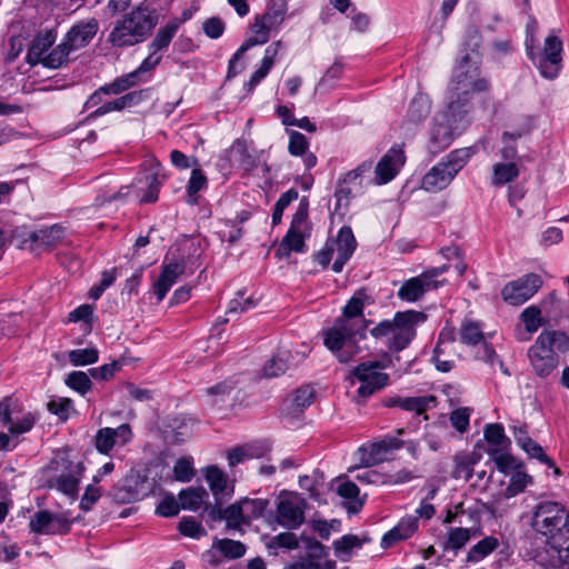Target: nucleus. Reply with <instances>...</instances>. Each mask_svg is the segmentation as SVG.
<instances>
[{
	"label": "nucleus",
	"mask_w": 569,
	"mask_h": 569,
	"mask_svg": "<svg viewBox=\"0 0 569 569\" xmlns=\"http://www.w3.org/2000/svg\"><path fill=\"white\" fill-rule=\"evenodd\" d=\"M531 528L546 538L535 561L545 569H559L569 563V512L559 502L542 501L532 511Z\"/></svg>",
	"instance_id": "f257e3e1"
},
{
	"label": "nucleus",
	"mask_w": 569,
	"mask_h": 569,
	"mask_svg": "<svg viewBox=\"0 0 569 569\" xmlns=\"http://www.w3.org/2000/svg\"><path fill=\"white\" fill-rule=\"evenodd\" d=\"M367 299L363 291L356 292L345 306L342 315L325 332V346L341 363H348L359 353L358 343L366 338V331L371 323L363 317Z\"/></svg>",
	"instance_id": "f03ea898"
},
{
	"label": "nucleus",
	"mask_w": 569,
	"mask_h": 569,
	"mask_svg": "<svg viewBox=\"0 0 569 569\" xmlns=\"http://www.w3.org/2000/svg\"><path fill=\"white\" fill-rule=\"evenodd\" d=\"M427 315L422 311H397L391 320L386 319L370 329L377 340H383L391 352H400L409 347L417 336V327L425 323Z\"/></svg>",
	"instance_id": "7ed1b4c3"
},
{
	"label": "nucleus",
	"mask_w": 569,
	"mask_h": 569,
	"mask_svg": "<svg viewBox=\"0 0 569 569\" xmlns=\"http://www.w3.org/2000/svg\"><path fill=\"white\" fill-rule=\"evenodd\" d=\"M159 23L158 11L140 3L119 19L109 34L113 47H131L143 42Z\"/></svg>",
	"instance_id": "20e7f679"
},
{
	"label": "nucleus",
	"mask_w": 569,
	"mask_h": 569,
	"mask_svg": "<svg viewBox=\"0 0 569 569\" xmlns=\"http://www.w3.org/2000/svg\"><path fill=\"white\" fill-rule=\"evenodd\" d=\"M467 113L468 109L461 110L458 101L451 99L448 102V109L433 118L428 142L430 153L438 154L449 148L455 138L466 128Z\"/></svg>",
	"instance_id": "39448f33"
},
{
	"label": "nucleus",
	"mask_w": 569,
	"mask_h": 569,
	"mask_svg": "<svg viewBox=\"0 0 569 569\" xmlns=\"http://www.w3.org/2000/svg\"><path fill=\"white\" fill-rule=\"evenodd\" d=\"M46 470L52 475L48 478L49 488L76 499L79 485L84 472L82 462H73L66 450H59L47 465Z\"/></svg>",
	"instance_id": "423d86ee"
},
{
	"label": "nucleus",
	"mask_w": 569,
	"mask_h": 569,
	"mask_svg": "<svg viewBox=\"0 0 569 569\" xmlns=\"http://www.w3.org/2000/svg\"><path fill=\"white\" fill-rule=\"evenodd\" d=\"M489 89V81L480 78V69L477 62L466 54L455 70L451 81L449 101H458L461 110L467 109L470 96Z\"/></svg>",
	"instance_id": "0eeeda50"
},
{
	"label": "nucleus",
	"mask_w": 569,
	"mask_h": 569,
	"mask_svg": "<svg viewBox=\"0 0 569 569\" xmlns=\"http://www.w3.org/2000/svg\"><path fill=\"white\" fill-rule=\"evenodd\" d=\"M372 164V160H366L338 179L333 194L336 198V213L343 216L350 201L363 192L362 176L371 170Z\"/></svg>",
	"instance_id": "6e6552de"
},
{
	"label": "nucleus",
	"mask_w": 569,
	"mask_h": 569,
	"mask_svg": "<svg viewBox=\"0 0 569 569\" xmlns=\"http://www.w3.org/2000/svg\"><path fill=\"white\" fill-rule=\"evenodd\" d=\"M526 51L543 78L552 80L558 77L562 62V42L558 37L553 34L548 36L545 39L541 52H535L533 47L527 40Z\"/></svg>",
	"instance_id": "1a4fd4ad"
},
{
	"label": "nucleus",
	"mask_w": 569,
	"mask_h": 569,
	"mask_svg": "<svg viewBox=\"0 0 569 569\" xmlns=\"http://www.w3.org/2000/svg\"><path fill=\"white\" fill-rule=\"evenodd\" d=\"M151 491L152 486L148 477L140 471L131 470L109 490L108 496L117 503H131L147 497Z\"/></svg>",
	"instance_id": "9d476101"
},
{
	"label": "nucleus",
	"mask_w": 569,
	"mask_h": 569,
	"mask_svg": "<svg viewBox=\"0 0 569 569\" xmlns=\"http://www.w3.org/2000/svg\"><path fill=\"white\" fill-rule=\"evenodd\" d=\"M448 268V264L435 267L417 277L406 280L398 290V298L407 302L418 301L427 291L438 288L440 282L435 280V278L445 273Z\"/></svg>",
	"instance_id": "9b49d317"
},
{
	"label": "nucleus",
	"mask_w": 569,
	"mask_h": 569,
	"mask_svg": "<svg viewBox=\"0 0 569 569\" xmlns=\"http://www.w3.org/2000/svg\"><path fill=\"white\" fill-rule=\"evenodd\" d=\"M385 368L386 366L380 361H369L358 365L352 370V376L360 383L357 390L360 398L366 399L388 385L389 376L378 371Z\"/></svg>",
	"instance_id": "f8f14e48"
},
{
	"label": "nucleus",
	"mask_w": 569,
	"mask_h": 569,
	"mask_svg": "<svg viewBox=\"0 0 569 569\" xmlns=\"http://www.w3.org/2000/svg\"><path fill=\"white\" fill-rule=\"evenodd\" d=\"M543 281L537 273H527L505 284L502 300L510 306H521L541 288Z\"/></svg>",
	"instance_id": "ddd939ff"
},
{
	"label": "nucleus",
	"mask_w": 569,
	"mask_h": 569,
	"mask_svg": "<svg viewBox=\"0 0 569 569\" xmlns=\"http://www.w3.org/2000/svg\"><path fill=\"white\" fill-rule=\"evenodd\" d=\"M543 338L536 339L528 349V358L533 372L540 378L549 377L559 366L558 353L543 343Z\"/></svg>",
	"instance_id": "4468645a"
},
{
	"label": "nucleus",
	"mask_w": 569,
	"mask_h": 569,
	"mask_svg": "<svg viewBox=\"0 0 569 569\" xmlns=\"http://www.w3.org/2000/svg\"><path fill=\"white\" fill-rule=\"evenodd\" d=\"M29 527L38 535H66L70 531L71 521L62 515L39 510L30 518Z\"/></svg>",
	"instance_id": "2eb2a0df"
},
{
	"label": "nucleus",
	"mask_w": 569,
	"mask_h": 569,
	"mask_svg": "<svg viewBox=\"0 0 569 569\" xmlns=\"http://www.w3.org/2000/svg\"><path fill=\"white\" fill-rule=\"evenodd\" d=\"M305 501L299 498L281 499L277 506V522L281 527L293 530L305 521Z\"/></svg>",
	"instance_id": "dca6fc26"
},
{
	"label": "nucleus",
	"mask_w": 569,
	"mask_h": 569,
	"mask_svg": "<svg viewBox=\"0 0 569 569\" xmlns=\"http://www.w3.org/2000/svg\"><path fill=\"white\" fill-rule=\"evenodd\" d=\"M132 438V431L128 423L117 428H101L94 436V447L103 455H108L116 445L123 446Z\"/></svg>",
	"instance_id": "f3484780"
},
{
	"label": "nucleus",
	"mask_w": 569,
	"mask_h": 569,
	"mask_svg": "<svg viewBox=\"0 0 569 569\" xmlns=\"http://www.w3.org/2000/svg\"><path fill=\"white\" fill-rule=\"evenodd\" d=\"M406 157L401 148L392 147L377 163L375 182L385 184L391 181L405 164Z\"/></svg>",
	"instance_id": "a211bd4d"
},
{
	"label": "nucleus",
	"mask_w": 569,
	"mask_h": 569,
	"mask_svg": "<svg viewBox=\"0 0 569 569\" xmlns=\"http://www.w3.org/2000/svg\"><path fill=\"white\" fill-rule=\"evenodd\" d=\"M223 501L206 506V511L212 521L226 520L227 528L239 530L242 525H247L240 501H237L226 509H222Z\"/></svg>",
	"instance_id": "6ab92c4d"
},
{
	"label": "nucleus",
	"mask_w": 569,
	"mask_h": 569,
	"mask_svg": "<svg viewBox=\"0 0 569 569\" xmlns=\"http://www.w3.org/2000/svg\"><path fill=\"white\" fill-rule=\"evenodd\" d=\"M335 243V252L337 258L333 261L332 270L337 273L341 272L347 261L352 257L357 241L350 227L343 226L337 236L336 240H328Z\"/></svg>",
	"instance_id": "aec40b11"
},
{
	"label": "nucleus",
	"mask_w": 569,
	"mask_h": 569,
	"mask_svg": "<svg viewBox=\"0 0 569 569\" xmlns=\"http://www.w3.org/2000/svg\"><path fill=\"white\" fill-rule=\"evenodd\" d=\"M450 167L441 160L431 167L422 177L421 187L428 192H439L446 189L456 178Z\"/></svg>",
	"instance_id": "412c9836"
},
{
	"label": "nucleus",
	"mask_w": 569,
	"mask_h": 569,
	"mask_svg": "<svg viewBox=\"0 0 569 569\" xmlns=\"http://www.w3.org/2000/svg\"><path fill=\"white\" fill-rule=\"evenodd\" d=\"M186 262L183 260H174L163 263L160 276L153 284V291L158 301H162L170 288L176 283L177 279L184 272Z\"/></svg>",
	"instance_id": "4be33fe9"
},
{
	"label": "nucleus",
	"mask_w": 569,
	"mask_h": 569,
	"mask_svg": "<svg viewBox=\"0 0 569 569\" xmlns=\"http://www.w3.org/2000/svg\"><path fill=\"white\" fill-rule=\"evenodd\" d=\"M98 31V22L92 19L82 21L73 27L66 33L63 41L72 51L84 48L90 43Z\"/></svg>",
	"instance_id": "5701e85b"
},
{
	"label": "nucleus",
	"mask_w": 569,
	"mask_h": 569,
	"mask_svg": "<svg viewBox=\"0 0 569 569\" xmlns=\"http://www.w3.org/2000/svg\"><path fill=\"white\" fill-rule=\"evenodd\" d=\"M56 38L57 34L53 30H43L38 32L28 48L26 62L31 67L43 64V59L46 58L48 50L56 42Z\"/></svg>",
	"instance_id": "b1692460"
},
{
	"label": "nucleus",
	"mask_w": 569,
	"mask_h": 569,
	"mask_svg": "<svg viewBox=\"0 0 569 569\" xmlns=\"http://www.w3.org/2000/svg\"><path fill=\"white\" fill-rule=\"evenodd\" d=\"M436 398L433 396H420V397H400L392 396L387 397L382 400V405L387 408L399 407L406 411H412L417 415L423 413L430 403H433Z\"/></svg>",
	"instance_id": "393cba45"
},
{
	"label": "nucleus",
	"mask_w": 569,
	"mask_h": 569,
	"mask_svg": "<svg viewBox=\"0 0 569 569\" xmlns=\"http://www.w3.org/2000/svg\"><path fill=\"white\" fill-rule=\"evenodd\" d=\"M204 477L209 483L216 502L223 501L233 493V486H229L227 476L218 467H208L206 469Z\"/></svg>",
	"instance_id": "a878e982"
},
{
	"label": "nucleus",
	"mask_w": 569,
	"mask_h": 569,
	"mask_svg": "<svg viewBox=\"0 0 569 569\" xmlns=\"http://www.w3.org/2000/svg\"><path fill=\"white\" fill-rule=\"evenodd\" d=\"M417 529L418 518L412 516L405 517L396 527L383 535L381 547L385 549L390 548L396 542L410 538Z\"/></svg>",
	"instance_id": "bb28decb"
},
{
	"label": "nucleus",
	"mask_w": 569,
	"mask_h": 569,
	"mask_svg": "<svg viewBox=\"0 0 569 569\" xmlns=\"http://www.w3.org/2000/svg\"><path fill=\"white\" fill-rule=\"evenodd\" d=\"M64 237V228L60 224L36 230L29 233L28 240L38 247L51 249L56 247Z\"/></svg>",
	"instance_id": "cd10ccee"
},
{
	"label": "nucleus",
	"mask_w": 569,
	"mask_h": 569,
	"mask_svg": "<svg viewBox=\"0 0 569 569\" xmlns=\"http://www.w3.org/2000/svg\"><path fill=\"white\" fill-rule=\"evenodd\" d=\"M482 535L479 526L470 528H450L447 532V540L445 542V550H460L472 537Z\"/></svg>",
	"instance_id": "c85d7f7f"
},
{
	"label": "nucleus",
	"mask_w": 569,
	"mask_h": 569,
	"mask_svg": "<svg viewBox=\"0 0 569 569\" xmlns=\"http://www.w3.org/2000/svg\"><path fill=\"white\" fill-rule=\"evenodd\" d=\"M292 355L288 350H281L270 358L262 369L266 378H276L286 373L292 367Z\"/></svg>",
	"instance_id": "c756f323"
},
{
	"label": "nucleus",
	"mask_w": 569,
	"mask_h": 569,
	"mask_svg": "<svg viewBox=\"0 0 569 569\" xmlns=\"http://www.w3.org/2000/svg\"><path fill=\"white\" fill-rule=\"evenodd\" d=\"M305 237H306L305 230L289 228L286 236L282 238V240L280 242L279 249L277 251V256L289 257L292 251L303 252L306 249Z\"/></svg>",
	"instance_id": "7c9ffc66"
},
{
	"label": "nucleus",
	"mask_w": 569,
	"mask_h": 569,
	"mask_svg": "<svg viewBox=\"0 0 569 569\" xmlns=\"http://www.w3.org/2000/svg\"><path fill=\"white\" fill-rule=\"evenodd\" d=\"M519 174L520 169L517 162H497L492 166L491 183L501 187L516 180Z\"/></svg>",
	"instance_id": "2f4dec72"
},
{
	"label": "nucleus",
	"mask_w": 569,
	"mask_h": 569,
	"mask_svg": "<svg viewBox=\"0 0 569 569\" xmlns=\"http://www.w3.org/2000/svg\"><path fill=\"white\" fill-rule=\"evenodd\" d=\"M180 22L181 21L173 19L169 21L166 26L161 27L157 31L152 41L150 42L149 50L160 52L167 49L172 39L174 38V36L177 34L180 27Z\"/></svg>",
	"instance_id": "473e14b6"
},
{
	"label": "nucleus",
	"mask_w": 569,
	"mask_h": 569,
	"mask_svg": "<svg viewBox=\"0 0 569 569\" xmlns=\"http://www.w3.org/2000/svg\"><path fill=\"white\" fill-rule=\"evenodd\" d=\"M287 11V0H270L267 11L261 17L269 28L278 31L286 19Z\"/></svg>",
	"instance_id": "72a5a7b5"
},
{
	"label": "nucleus",
	"mask_w": 569,
	"mask_h": 569,
	"mask_svg": "<svg viewBox=\"0 0 569 569\" xmlns=\"http://www.w3.org/2000/svg\"><path fill=\"white\" fill-rule=\"evenodd\" d=\"M499 547V540L493 536L485 537L470 548L466 560L468 562H479L493 552Z\"/></svg>",
	"instance_id": "f704fd0d"
},
{
	"label": "nucleus",
	"mask_w": 569,
	"mask_h": 569,
	"mask_svg": "<svg viewBox=\"0 0 569 569\" xmlns=\"http://www.w3.org/2000/svg\"><path fill=\"white\" fill-rule=\"evenodd\" d=\"M478 152L476 146L455 149L450 151L442 160L450 167L452 172H458L468 163L473 154Z\"/></svg>",
	"instance_id": "c9c22d12"
},
{
	"label": "nucleus",
	"mask_w": 569,
	"mask_h": 569,
	"mask_svg": "<svg viewBox=\"0 0 569 569\" xmlns=\"http://www.w3.org/2000/svg\"><path fill=\"white\" fill-rule=\"evenodd\" d=\"M71 52L72 50L69 49L68 44L62 39L58 46L48 51L42 66L48 69H59L67 66Z\"/></svg>",
	"instance_id": "e433bc0d"
},
{
	"label": "nucleus",
	"mask_w": 569,
	"mask_h": 569,
	"mask_svg": "<svg viewBox=\"0 0 569 569\" xmlns=\"http://www.w3.org/2000/svg\"><path fill=\"white\" fill-rule=\"evenodd\" d=\"M208 497V492L204 488H187L179 493V503L181 509L184 510H197L203 503L204 498Z\"/></svg>",
	"instance_id": "4c0bfd02"
},
{
	"label": "nucleus",
	"mask_w": 569,
	"mask_h": 569,
	"mask_svg": "<svg viewBox=\"0 0 569 569\" xmlns=\"http://www.w3.org/2000/svg\"><path fill=\"white\" fill-rule=\"evenodd\" d=\"M430 113V101L426 94L418 93L410 102L408 119L413 123L423 121Z\"/></svg>",
	"instance_id": "58836bf2"
},
{
	"label": "nucleus",
	"mask_w": 569,
	"mask_h": 569,
	"mask_svg": "<svg viewBox=\"0 0 569 569\" xmlns=\"http://www.w3.org/2000/svg\"><path fill=\"white\" fill-rule=\"evenodd\" d=\"M242 507L243 516L247 521V525L252 520L259 519L263 516L269 501L267 499L261 498H242L239 500Z\"/></svg>",
	"instance_id": "ea45409f"
},
{
	"label": "nucleus",
	"mask_w": 569,
	"mask_h": 569,
	"mask_svg": "<svg viewBox=\"0 0 569 569\" xmlns=\"http://www.w3.org/2000/svg\"><path fill=\"white\" fill-rule=\"evenodd\" d=\"M483 436L488 443L497 447L495 450H505L510 446V439L500 423L486 425Z\"/></svg>",
	"instance_id": "a19ab883"
},
{
	"label": "nucleus",
	"mask_w": 569,
	"mask_h": 569,
	"mask_svg": "<svg viewBox=\"0 0 569 569\" xmlns=\"http://www.w3.org/2000/svg\"><path fill=\"white\" fill-rule=\"evenodd\" d=\"M207 186V177L199 168H193L187 184V202L191 206L198 204V192Z\"/></svg>",
	"instance_id": "79ce46f5"
},
{
	"label": "nucleus",
	"mask_w": 569,
	"mask_h": 569,
	"mask_svg": "<svg viewBox=\"0 0 569 569\" xmlns=\"http://www.w3.org/2000/svg\"><path fill=\"white\" fill-rule=\"evenodd\" d=\"M213 548L219 550L227 559H238L246 553V546L237 540L232 539H216Z\"/></svg>",
	"instance_id": "37998d69"
},
{
	"label": "nucleus",
	"mask_w": 569,
	"mask_h": 569,
	"mask_svg": "<svg viewBox=\"0 0 569 569\" xmlns=\"http://www.w3.org/2000/svg\"><path fill=\"white\" fill-rule=\"evenodd\" d=\"M537 338H543V343L548 348L553 349V347H556L560 352L569 351V336L563 331L542 330Z\"/></svg>",
	"instance_id": "c03bdc74"
},
{
	"label": "nucleus",
	"mask_w": 569,
	"mask_h": 569,
	"mask_svg": "<svg viewBox=\"0 0 569 569\" xmlns=\"http://www.w3.org/2000/svg\"><path fill=\"white\" fill-rule=\"evenodd\" d=\"M68 359L74 367L93 365L99 359V351L94 347L73 349L68 352Z\"/></svg>",
	"instance_id": "a18cd8bd"
},
{
	"label": "nucleus",
	"mask_w": 569,
	"mask_h": 569,
	"mask_svg": "<svg viewBox=\"0 0 569 569\" xmlns=\"http://www.w3.org/2000/svg\"><path fill=\"white\" fill-rule=\"evenodd\" d=\"M460 340L462 343L476 346L483 340V333L477 322L465 320L460 327Z\"/></svg>",
	"instance_id": "49530a36"
},
{
	"label": "nucleus",
	"mask_w": 569,
	"mask_h": 569,
	"mask_svg": "<svg viewBox=\"0 0 569 569\" xmlns=\"http://www.w3.org/2000/svg\"><path fill=\"white\" fill-rule=\"evenodd\" d=\"M139 79L133 72L127 73L122 77L117 78L113 82L102 86L101 90L106 94H120L121 92L130 89L138 84Z\"/></svg>",
	"instance_id": "de8ad7c7"
},
{
	"label": "nucleus",
	"mask_w": 569,
	"mask_h": 569,
	"mask_svg": "<svg viewBox=\"0 0 569 569\" xmlns=\"http://www.w3.org/2000/svg\"><path fill=\"white\" fill-rule=\"evenodd\" d=\"M333 547L336 557L347 561L350 557V551L356 547H361V540L355 535H345L333 542Z\"/></svg>",
	"instance_id": "09e8293b"
},
{
	"label": "nucleus",
	"mask_w": 569,
	"mask_h": 569,
	"mask_svg": "<svg viewBox=\"0 0 569 569\" xmlns=\"http://www.w3.org/2000/svg\"><path fill=\"white\" fill-rule=\"evenodd\" d=\"M66 385L80 395H86L91 390L92 382L88 373L83 371H72L66 378Z\"/></svg>",
	"instance_id": "8fccbe9b"
},
{
	"label": "nucleus",
	"mask_w": 569,
	"mask_h": 569,
	"mask_svg": "<svg viewBox=\"0 0 569 569\" xmlns=\"http://www.w3.org/2000/svg\"><path fill=\"white\" fill-rule=\"evenodd\" d=\"M476 461L468 455L455 457V468L451 476L455 479H463L468 481L472 477V467Z\"/></svg>",
	"instance_id": "3c124183"
},
{
	"label": "nucleus",
	"mask_w": 569,
	"mask_h": 569,
	"mask_svg": "<svg viewBox=\"0 0 569 569\" xmlns=\"http://www.w3.org/2000/svg\"><path fill=\"white\" fill-rule=\"evenodd\" d=\"M531 481L532 478L528 473L522 471H516L515 473L511 475L509 485L505 490V497L508 499L519 495L526 489V487L529 483H531Z\"/></svg>",
	"instance_id": "603ef678"
},
{
	"label": "nucleus",
	"mask_w": 569,
	"mask_h": 569,
	"mask_svg": "<svg viewBox=\"0 0 569 569\" xmlns=\"http://www.w3.org/2000/svg\"><path fill=\"white\" fill-rule=\"evenodd\" d=\"M173 476L177 481L188 482L194 477L192 458H179L173 466Z\"/></svg>",
	"instance_id": "864d4df0"
},
{
	"label": "nucleus",
	"mask_w": 569,
	"mask_h": 569,
	"mask_svg": "<svg viewBox=\"0 0 569 569\" xmlns=\"http://www.w3.org/2000/svg\"><path fill=\"white\" fill-rule=\"evenodd\" d=\"M299 541L295 533L292 532H281L277 536H273L268 542L267 548L268 549H280L284 548L288 550H293L298 548Z\"/></svg>",
	"instance_id": "5fc2aeb1"
},
{
	"label": "nucleus",
	"mask_w": 569,
	"mask_h": 569,
	"mask_svg": "<svg viewBox=\"0 0 569 569\" xmlns=\"http://www.w3.org/2000/svg\"><path fill=\"white\" fill-rule=\"evenodd\" d=\"M256 306L257 302L252 298H244V293L242 291H238L236 298L229 302L227 315H240L242 312H247Z\"/></svg>",
	"instance_id": "6e6d98bb"
},
{
	"label": "nucleus",
	"mask_w": 569,
	"mask_h": 569,
	"mask_svg": "<svg viewBox=\"0 0 569 569\" xmlns=\"http://www.w3.org/2000/svg\"><path fill=\"white\" fill-rule=\"evenodd\" d=\"M169 427L171 428L174 442H182L191 435V426L184 417L173 418Z\"/></svg>",
	"instance_id": "4d7b16f0"
},
{
	"label": "nucleus",
	"mask_w": 569,
	"mask_h": 569,
	"mask_svg": "<svg viewBox=\"0 0 569 569\" xmlns=\"http://www.w3.org/2000/svg\"><path fill=\"white\" fill-rule=\"evenodd\" d=\"M178 529L181 535L194 539H199L207 535V531L202 525L196 521L193 518H183L179 522Z\"/></svg>",
	"instance_id": "13d9d810"
},
{
	"label": "nucleus",
	"mask_w": 569,
	"mask_h": 569,
	"mask_svg": "<svg viewBox=\"0 0 569 569\" xmlns=\"http://www.w3.org/2000/svg\"><path fill=\"white\" fill-rule=\"evenodd\" d=\"M521 320L528 332L532 333L541 326V310L537 306L526 308L521 313Z\"/></svg>",
	"instance_id": "bf43d9fd"
},
{
	"label": "nucleus",
	"mask_w": 569,
	"mask_h": 569,
	"mask_svg": "<svg viewBox=\"0 0 569 569\" xmlns=\"http://www.w3.org/2000/svg\"><path fill=\"white\" fill-rule=\"evenodd\" d=\"M502 450H491L490 455L498 468L502 473H508L510 470L518 467L517 460L509 453H502Z\"/></svg>",
	"instance_id": "052dcab7"
},
{
	"label": "nucleus",
	"mask_w": 569,
	"mask_h": 569,
	"mask_svg": "<svg viewBox=\"0 0 569 569\" xmlns=\"http://www.w3.org/2000/svg\"><path fill=\"white\" fill-rule=\"evenodd\" d=\"M234 389V385L231 380L221 381L212 387L206 389L208 396L212 397L213 403L224 401L226 397L231 393Z\"/></svg>",
	"instance_id": "680f3d73"
},
{
	"label": "nucleus",
	"mask_w": 569,
	"mask_h": 569,
	"mask_svg": "<svg viewBox=\"0 0 569 569\" xmlns=\"http://www.w3.org/2000/svg\"><path fill=\"white\" fill-rule=\"evenodd\" d=\"M308 210L309 203L308 199L305 197L300 200V203L292 217L290 228L306 231L308 222Z\"/></svg>",
	"instance_id": "e2e57ef3"
},
{
	"label": "nucleus",
	"mask_w": 569,
	"mask_h": 569,
	"mask_svg": "<svg viewBox=\"0 0 569 569\" xmlns=\"http://www.w3.org/2000/svg\"><path fill=\"white\" fill-rule=\"evenodd\" d=\"M308 149L307 138L299 131H290L288 150L291 156H302Z\"/></svg>",
	"instance_id": "0e129e2a"
},
{
	"label": "nucleus",
	"mask_w": 569,
	"mask_h": 569,
	"mask_svg": "<svg viewBox=\"0 0 569 569\" xmlns=\"http://www.w3.org/2000/svg\"><path fill=\"white\" fill-rule=\"evenodd\" d=\"M521 449L530 457L536 458L548 467H553V461L545 453L542 447L531 438Z\"/></svg>",
	"instance_id": "69168bd1"
},
{
	"label": "nucleus",
	"mask_w": 569,
	"mask_h": 569,
	"mask_svg": "<svg viewBox=\"0 0 569 569\" xmlns=\"http://www.w3.org/2000/svg\"><path fill=\"white\" fill-rule=\"evenodd\" d=\"M36 416L31 412H28L23 415L21 419L18 421H13L9 425V432L13 436H18L24 432H28L32 429L33 425L36 423Z\"/></svg>",
	"instance_id": "338daca9"
},
{
	"label": "nucleus",
	"mask_w": 569,
	"mask_h": 569,
	"mask_svg": "<svg viewBox=\"0 0 569 569\" xmlns=\"http://www.w3.org/2000/svg\"><path fill=\"white\" fill-rule=\"evenodd\" d=\"M181 507L172 495L166 496L157 506L156 513L162 517H173L179 513Z\"/></svg>",
	"instance_id": "774afa93"
}]
</instances>
